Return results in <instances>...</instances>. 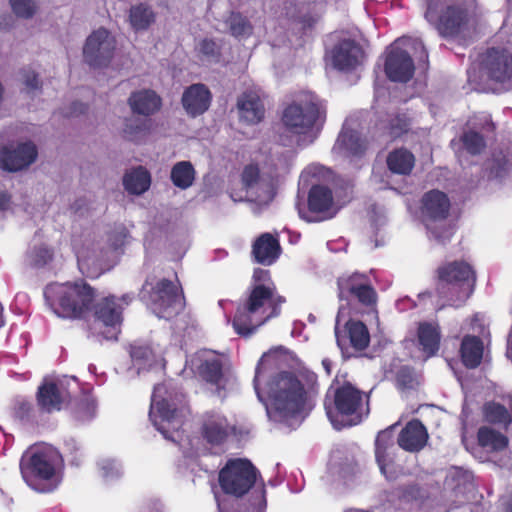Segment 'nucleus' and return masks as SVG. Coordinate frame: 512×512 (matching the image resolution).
<instances>
[{"mask_svg":"<svg viewBox=\"0 0 512 512\" xmlns=\"http://www.w3.org/2000/svg\"><path fill=\"white\" fill-rule=\"evenodd\" d=\"M285 301V297L277 294L273 283L253 284L247 298L237 306L233 328L241 336H250L268 320L279 316Z\"/></svg>","mask_w":512,"mask_h":512,"instance_id":"obj_1","label":"nucleus"},{"mask_svg":"<svg viewBox=\"0 0 512 512\" xmlns=\"http://www.w3.org/2000/svg\"><path fill=\"white\" fill-rule=\"evenodd\" d=\"M364 404H368L365 393L347 380L336 375L324 398L326 415L334 428L340 430L362 422Z\"/></svg>","mask_w":512,"mask_h":512,"instance_id":"obj_2","label":"nucleus"},{"mask_svg":"<svg viewBox=\"0 0 512 512\" xmlns=\"http://www.w3.org/2000/svg\"><path fill=\"white\" fill-rule=\"evenodd\" d=\"M476 282V270L465 260L446 261L435 270V292L443 306H463L474 293Z\"/></svg>","mask_w":512,"mask_h":512,"instance_id":"obj_3","label":"nucleus"},{"mask_svg":"<svg viewBox=\"0 0 512 512\" xmlns=\"http://www.w3.org/2000/svg\"><path fill=\"white\" fill-rule=\"evenodd\" d=\"M58 454L50 447L31 445L21 455L20 474L29 488L39 493H51L61 483Z\"/></svg>","mask_w":512,"mask_h":512,"instance_id":"obj_4","label":"nucleus"},{"mask_svg":"<svg viewBox=\"0 0 512 512\" xmlns=\"http://www.w3.org/2000/svg\"><path fill=\"white\" fill-rule=\"evenodd\" d=\"M173 278L149 275L140 292L141 299L146 300L153 313L166 320L179 315L186 305L184 291L175 271Z\"/></svg>","mask_w":512,"mask_h":512,"instance_id":"obj_5","label":"nucleus"},{"mask_svg":"<svg viewBox=\"0 0 512 512\" xmlns=\"http://www.w3.org/2000/svg\"><path fill=\"white\" fill-rule=\"evenodd\" d=\"M44 296L54 311L60 317L82 319L92 309L95 301V290L86 281L52 284L46 287Z\"/></svg>","mask_w":512,"mask_h":512,"instance_id":"obj_6","label":"nucleus"},{"mask_svg":"<svg viewBox=\"0 0 512 512\" xmlns=\"http://www.w3.org/2000/svg\"><path fill=\"white\" fill-rule=\"evenodd\" d=\"M326 105L310 91L298 93L282 110L281 122L294 135H307L315 128L319 131L326 121Z\"/></svg>","mask_w":512,"mask_h":512,"instance_id":"obj_7","label":"nucleus"},{"mask_svg":"<svg viewBox=\"0 0 512 512\" xmlns=\"http://www.w3.org/2000/svg\"><path fill=\"white\" fill-rule=\"evenodd\" d=\"M309 395L302 382L292 372H280L271 389V412L280 422L297 419L308 406Z\"/></svg>","mask_w":512,"mask_h":512,"instance_id":"obj_8","label":"nucleus"},{"mask_svg":"<svg viewBox=\"0 0 512 512\" xmlns=\"http://www.w3.org/2000/svg\"><path fill=\"white\" fill-rule=\"evenodd\" d=\"M260 477L259 470L245 458L229 459L218 474L222 492L240 498L247 494Z\"/></svg>","mask_w":512,"mask_h":512,"instance_id":"obj_9","label":"nucleus"},{"mask_svg":"<svg viewBox=\"0 0 512 512\" xmlns=\"http://www.w3.org/2000/svg\"><path fill=\"white\" fill-rule=\"evenodd\" d=\"M337 289L340 300L355 303L367 312H376L378 293L367 274H343L337 278Z\"/></svg>","mask_w":512,"mask_h":512,"instance_id":"obj_10","label":"nucleus"},{"mask_svg":"<svg viewBox=\"0 0 512 512\" xmlns=\"http://www.w3.org/2000/svg\"><path fill=\"white\" fill-rule=\"evenodd\" d=\"M425 18L446 39L458 37L469 22L468 10L461 4L447 5L439 14L429 6Z\"/></svg>","mask_w":512,"mask_h":512,"instance_id":"obj_11","label":"nucleus"},{"mask_svg":"<svg viewBox=\"0 0 512 512\" xmlns=\"http://www.w3.org/2000/svg\"><path fill=\"white\" fill-rule=\"evenodd\" d=\"M307 206L304 209L298 205V213L308 223L331 219L336 213L333 192L326 185H312L308 192Z\"/></svg>","mask_w":512,"mask_h":512,"instance_id":"obj_12","label":"nucleus"},{"mask_svg":"<svg viewBox=\"0 0 512 512\" xmlns=\"http://www.w3.org/2000/svg\"><path fill=\"white\" fill-rule=\"evenodd\" d=\"M481 71L492 83L502 86L511 83L512 53L506 48H488L482 55Z\"/></svg>","mask_w":512,"mask_h":512,"instance_id":"obj_13","label":"nucleus"},{"mask_svg":"<svg viewBox=\"0 0 512 512\" xmlns=\"http://www.w3.org/2000/svg\"><path fill=\"white\" fill-rule=\"evenodd\" d=\"M115 50V39L105 28L92 32L83 47L85 62L93 68H102L109 65Z\"/></svg>","mask_w":512,"mask_h":512,"instance_id":"obj_14","label":"nucleus"},{"mask_svg":"<svg viewBox=\"0 0 512 512\" xmlns=\"http://www.w3.org/2000/svg\"><path fill=\"white\" fill-rule=\"evenodd\" d=\"M384 72L392 82L407 83L412 79L415 65L411 55L396 40L386 51Z\"/></svg>","mask_w":512,"mask_h":512,"instance_id":"obj_15","label":"nucleus"},{"mask_svg":"<svg viewBox=\"0 0 512 512\" xmlns=\"http://www.w3.org/2000/svg\"><path fill=\"white\" fill-rule=\"evenodd\" d=\"M199 432L207 444L219 447L235 435L236 427L229 422L225 415L209 411L202 416Z\"/></svg>","mask_w":512,"mask_h":512,"instance_id":"obj_16","label":"nucleus"},{"mask_svg":"<svg viewBox=\"0 0 512 512\" xmlns=\"http://www.w3.org/2000/svg\"><path fill=\"white\" fill-rule=\"evenodd\" d=\"M38 156L36 145L31 141L11 143L0 149V167L17 172L29 167Z\"/></svg>","mask_w":512,"mask_h":512,"instance_id":"obj_17","label":"nucleus"},{"mask_svg":"<svg viewBox=\"0 0 512 512\" xmlns=\"http://www.w3.org/2000/svg\"><path fill=\"white\" fill-rule=\"evenodd\" d=\"M394 448L393 427L380 431L375 439V459L381 473L387 480H395L399 474V467L393 459Z\"/></svg>","mask_w":512,"mask_h":512,"instance_id":"obj_18","label":"nucleus"},{"mask_svg":"<svg viewBox=\"0 0 512 512\" xmlns=\"http://www.w3.org/2000/svg\"><path fill=\"white\" fill-rule=\"evenodd\" d=\"M420 211L426 226L448 218L451 202L446 193L438 189L425 192L420 200Z\"/></svg>","mask_w":512,"mask_h":512,"instance_id":"obj_19","label":"nucleus"},{"mask_svg":"<svg viewBox=\"0 0 512 512\" xmlns=\"http://www.w3.org/2000/svg\"><path fill=\"white\" fill-rule=\"evenodd\" d=\"M336 342L344 357H349V348L355 351L365 350L370 343V334L367 326L356 320H349L345 324V331L341 333L336 327Z\"/></svg>","mask_w":512,"mask_h":512,"instance_id":"obj_20","label":"nucleus"},{"mask_svg":"<svg viewBox=\"0 0 512 512\" xmlns=\"http://www.w3.org/2000/svg\"><path fill=\"white\" fill-rule=\"evenodd\" d=\"M94 308V317L108 328L107 334L104 335L105 339H116L119 333V327L122 323L123 308L117 304L115 296H107L92 305Z\"/></svg>","mask_w":512,"mask_h":512,"instance_id":"obj_21","label":"nucleus"},{"mask_svg":"<svg viewBox=\"0 0 512 512\" xmlns=\"http://www.w3.org/2000/svg\"><path fill=\"white\" fill-rule=\"evenodd\" d=\"M236 107L241 121L257 125L265 118L264 94L260 90L248 89L237 98Z\"/></svg>","mask_w":512,"mask_h":512,"instance_id":"obj_22","label":"nucleus"},{"mask_svg":"<svg viewBox=\"0 0 512 512\" xmlns=\"http://www.w3.org/2000/svg\"><path fill=\"white\" fill-rule=\"evenodd\" d=\"M364 58L362 47L352 39L339 41L331 51L333 66L340 71H352Z\"/></svg>","mask_w":512,"mask_h":512,"instance_id":"obj_23","label":"nucleus"},{"mask_svg":"<svg viewBox=\"0 0 512 512\" xmlns=\"http://www.w3.org/2000/svg\"><path fill=\"white\" fill-rule=\"evenodd\" d=\"M212 102V93L209 88L202 83H195L188 86L181 98V103L186 113L191 117H197L204 114Z\"/></svg>","mask_w":512,"mask_h":512,"instance_id":"obj_24","label":"nucleus"},{"mask_svg":"<svg viewBox=\"0 0 512 512\" xmlns=\"http://www.w3.org/2000/svg\"><path fill=\"white\" fill-rule=\"evenodd\" d=\"M428 439L429 434L423 423L419 419H412L400 431L397 443L403 450L416 453L426 446Z\"/></svg>","mask_w":512,"mask_h":512,"instance_id":"obj_25","label":"nucleus"},{"mask_svg":"<svg viewBox=\"0 0 512 512\" xmlns=\"http://www.w3.org/2000/svg\"><path fill=\"white\" fill-rule=\"evenodd\" d=\"M281 254V246L277 237L271 233H263L252 244L251 255L255 263L270 266Z\"/></svg>","mask_w":512,"mask_h":512,"instance_id":"obj_26","label":"nucleus"},{"mask_svg":"<svg viewBox=\"0 0 512 512\" xmlns=\"http://www.w3.org/2000/svg\"><path fill=\"white\" fill-rule=\"evenodd\" d=\"M37 405L45 413L60 411L66 401V394L55 382L42 383L36 393Z\"/></svg>","mask_w":512,"mask_h":512,"instance_id":"obj_27","label":"nucleus"},{"mask_svg":"<svg viewBox=\"0 0 512 512\" xmlns=\"http://www.w3.org/2000/svg\"><path fill=\"white\" fill-rule=\"evenodd\" d=\"M128 104L134 114L148 117L160 110L162 100L155 91L144 89L132 92Z\"/></svg>","mask_w":512,"mask_h":512,"instance_id":"obj_28","label":"nucleus"},{"mask_svg":"<svg viewBox=\"0 0 512 512\" xmlns=\"http://www.w3.org/2000/svg\"><path fill=\"white\" fill-rule=\"evenodd\" d=\"M415 163V155L405 147L393 149L386 157L387 169L395 175L409 176Z\"/></svg>","mask_w":512,"mask_h":512,"instance_id":"obj_29","label":"nucleus"},{"mask_svg":"<svg viewBox=\"0 0 512 512\" xmlns=\"http://www.w3.org/2000/svg\"><path fill=\"white\" fill-rule=\"evenodd\" d=\"M484 345L480 337L465 335L460 346V355L463 365L468 369L477 368L483 358Z\"/></svg>","mask_w":512,"mask_h":512,"instance_id":"obj_30","label":"nucleus"},{"mask_svg":"<svg viewBox=\"0 0 512 512\" xmlns=\"http://www.w3.org/2000/svg\"><path fill=\"white\" fill-rule=\"evenodd\" d=\"M419 344L427 357L436 355L440 348L441 333L437 324L429 322L419 323L417 329Z\"/></svg>","mask_w":512,"mask_h":512,"instance_id":"obj_31","label":"nucleus"},{"mask_svg":"<svg viewBox=\"0 0 512 512\" xmlns=\"http://www.w3.org/2000/svg\"><path fill=\"white\" fill-rule=\"evenodd\" d=\"M151 184V176L146 168L138 166L127 172L123 177V185L127 192L140 195L146 192Z\"/></svg>","mask_w":512,"mask_h":512,"instance_id":"obj_32","label":"nucleus"},{"mask_svg":"<svg viewBox=\"0 0 512 512\" xmlns=\"http://www.w3.org/2000/svg\"><path fill=\"white\" fill-rule=\"evenodd\" d=\"M478 444L491 451H502L508 447V437L501 432L487 426H482L477 432Z\"/></svg>","mask_w":512,"mask_h":512,"instance_id":"obj_33","label":"nucleus"},{"mask_svg":"<svg viewBox=\"0 0 512 512\" xmlns=\"http://www.w3.org/2000/svg\"><path fill=\"white\" fill-rule=\"evenodd\" d=\"M337 144L347 155L353 157H361L367 150L366 140L352 130L342 132L337 139Z\"/></svg>","mask_w":512,"mask_h":512,"instance_id":"obj_34","label":"nucleus"},{"mask_svg":"<svg viewBox=\"0 0 512 512\" xmlns=\"http://www.w3.org/2000/svg\"><path fill=\"white\" fill-rule=\"evenodd\" d=\"M229 33L237 38H248L253 34V25L250 20L240 12L232 11L225 20Z\"/></svg>","mask_w":512,"mask_h":512,"instance_id":"obj_35","label":"nucleus"},{"mask_svg":"<svg viewBox=\"0 0 512 512\" xmlns=\"http://www.w3.org/2000/svg\"><path fill=\"white\" fill-rule=\"evenodd\" d=\"M170 177L176 187L185 190L192 186L195 180V169L191 162L180 161L172 167Z\"/></svg>","mask_w":512,"mask_h":512,"instance_id":"obj_36","label":"nucleus"},{"mask_svg":"<svg viewBox=\"0 0 512 512\" xmlns=\"http://www.w3.org/2000/svg\"><path fill=\"white\" fill-rule=\"evenodd\" d=\"M197 371L202 380L212 385H219L223 378V364L218 358L202 361Z\"/></svg>","mask_w":512,"mask_h":512,"instance_id":"obj_37","label":"nucleus"},{"mask_svg":"<svg viewBox=\"0 0 512 512\" xmlns=\"http://www.w3.org/2000/svg\"><path fill=\"white\" fill-rule=\"evenodd\" d=\"M129 19L135 30H146L155 21V14L147 5L139 4L131 7Z\"/></svg>","mask_w":512,"mask_h":512,"instance_id":"obj_38","label":"nucleus"},{"mask_svg":"<svg viewBox=\"0 0 512 512\" xmlns=\"http://www.w3.org/2000/svg\"><path fill=\"white\" fill-rule=\"evenodd\" d=\"M483 414L485 419L492 424L509 425L512 422L507 408L504 405L494 401L484 404Z\"/></svg>","mask_w":512,"mask_h":512,"instance_id":"obj_39","label":"nucleus"},{"mask_svg":"<svg viewBox=\"0 0 512 512\" xmlns=\"http://www.w3.org/2000/svg\"><path fill=\"white\" fill-rule=\"evenodd\" d=\"M12 415L25 424H36V410L33 403L24 398L15 399L12 406Z\"/></svg>","mask_w":512,"mask_h":512,"instance_id":"obj_40","label":"nucleus"},{"mask_svg":"<svg viewBox=\"0 0 512 512\" xmlns=\"http://www.w3.org/2000/svg\"><path fill=\"white\" fill-rule=\"evenodd\" d=\"M149 120L139 118L126 119L123 128V135L130 141H138L149 130Z\"/></svg>","mask_w":512,"mask_h":512,"instance_id":"obj_41","label":"nucleus"},{"mask_svg":"<svg viewBox=\"0 0 512 512\" xmlns=\"http://www.w3.org/2000/svg\"><path fill=\"white\" fill-rule=\"evenodd\" d=\"M461 141L466 151L471 155L480 154L486 147L483 135L473 130L464 132Z\"/></svg>","mask_w":512,"mask_h":512,"instance_id":"obj_42","label":"nucleus"},{"mask_svg":"<svg viewBox=\"0 0 512 512\" xmlns=\"http://www.w3.org/2000/svg\"><path fill=\"white\" fill-rule=\"evenodd\" d=\"M96 401L90 395H84L75 405V417L80 421L90 420L96 413Z\"/></svg>","mask_w":512,"mask_h":512,"instance_id":"obj_43","label":"nucleus"},{"mask_svg":"<svg viewBox=\"0 0 512 512\" xmlns=\"http://www.w3.org/2000/svg\"><path fill=\"white\" fill-rule=\"evenodd\" d=\"M397 496L401 501L414 502L425 498V491L417 483H410L397 488Z\"/></svg>","mask_w":512,"mask_h":512,"instance_id":"obj_44","label":"nucleus"},{"mask_svg":"<svg viewBox=\"0 0 512 512\" xmlns=\"http://www.w3.org/2000/svg\"><path fill=\"white\" fill-rule=\"evenodd\" d=\"M395 381L397 388L402 391L414 389L418 384L414 370L409 366H402L397 370Z\"/></svg>","mask_w":512,"mask_h":512,"instance_id":"obj_45","label":"nucleus"},{"mask_svg":"<svg viewBox=\"0 0 512 512\" xmlns=\"http://www.w3.org/2000/svg\"><path fill=\"white\" fill-rule=\"evenodd\" d=\"M410 126V119L405 114L396 115L389 121V135L394 139L399 138L409 132Z\"/></svg>","mask_w":512,"mask_h":512,"instance_id":"obj_46","label":"nucleus"},{"mask_svg":"<svg viewBox=\"0 0 512 512\" xmlns=\"http://www.w3.org/2000/svg\"><path fill=\"white\" fill-rule=\"evenodd\" d=\"M10 5L15 15L24 19L32 18L37 10L34 0H10Z\"/></svg>","mask_w":512,"mask_h":512,"instance_id":"obj_47","label":"nucleus"},{"mask_svg":"<svg viewBox=\"0 0 512 512\" xmlns=\"http://www.w3.org/2000/svg\"><path fill=\"white\" fill-rule=\"evenodd\" d=\"M199 52L207 58L219 59L221 56V47L214 39L204 38L199 42Z\"/></svg>","mask_w":512,"mask_h":512,"instance_id":"obj_48","label":"nucleus"},{"mask_svg":"<svg viewBox=\"0 0 512 512\" xmlns=\"http://www.w3.org/2000/svg\"><path fill=\"white\" fill-rule=\"evenodd\" d=\"M155 409L161 422L170 424L176 417L177 409L165 399L158 401L155 405Z\"/></svg>","mask_w":512,"mask_h":512,"instance_id":"obj_49","label":"nucleus"},{"mask_svg":"<svg viewBox=\"0 0 512 512\" xmlns=\"http://www.w3.org/2000/svg\"><path fill=\"white\" fill-rule=\"evenodd\" d=\"M129 235L128 230L123 225L115 228L113 231H111L108 235V241L111 246V248L114 251H117L118 249L122 248L125 243L126 239Z\"/></svg>","mask_w":512,"mask_h":512,"instance_id":"obj_50","label":"nucleus"},{"mask_svg":"<svg viewBox=\"0 0 512 512\" xmlns=\"http://www.w3.org/2000/svg\"><path fill=\"white\" fill-rule=\"evenodd\" d=\"M260 178V170L257 165L249 164L242 172V182L246 187L254 186Z\"/></svg>","mask_w":512,"mask_h":512,"instance_id":"obj_51","label":"nucleus"},{"mask_svg":"<svg viewBox=\"0 0 512 512\" xmlns=\"http://www.w3.org/2000/svg\"><path fill=\"white\" fill-rule=\"evenodd\" d=\"M21 74L23 77V83L28 89L36 90L41 88V82L36 72L30 69H23Z\"/></svg>","mask_w":512,"mask_h":512,"instance_id":"obj_52","label":"nucleus"},{"mask_svg":"<svg viewBox=\"0 0 512 512\" xmlns=\"http://www.w3.org/2000/svg\"><path fill=\"white\" fill-rule=\"evenodd\" d=\"M253 284H264L270 281V271L262 268H255L252 275Z\"/></svg>","mask_w":512,"mask_h":512,"instance_id":"obj_53","label":"nucleus"},{"mask_svg":"<svg viewBox=\"0 0 512 512\" xmlns=\"http://www.w3.org/2000/svg\"><path fill=\"white\" fill-rule=\"evenodd\" d=\"M150 350L145 346H131L130 356L134 360H147Z\"/></svg>","mask_w":512,"mask_h":512,"instance_id":"obj_54","label":"nucleus"},{"mask_svg":"<svg viewBox=\"0 0 512 512\" xmlns=\"http://www.w3.org/2000/svg\"><path fill=\"white\" fill-rule=\"evenodd\" d=\"M88 110V106L81 102H73L71 105V114L79 115L84 114Z\"/></svg>","mask_w":512,"mask_h":512,"instance_id":"obj_55","label":"nucleus"},{"mask_svg":"<svg viewBox=\"0 0 512 512\" xmlns=\"http://www.w3.org/2000/svg\"><path fill=\"white\" fill-rule=\"evenodd\" d=\"M10 202V195L5 191H0V211L7 210L9 208Z\"/></svg>","mask_w":512,"mask_h":512,"instance_id":"obj_56","label":"nucleus"},{"mask_svg":"<svg viewBox=\"0 0 512 512\" xmlns=\"http://www.w3.org/2000/svg\"><path fill=\"white\" fill-rule=\"evenodd\" d=\"M154 425L156 426L157 430L159 432H161V434L166 438V439H170V435L168 434V431L160 424L158 423L156 420H154Z\"/></svg>","mask_w":512,"mask_h":512,"instance_id":"obj_57","label":"nucleus"},{"mask_svg":"<svg viewBox=\"0 0 512 512\" xmlns=\"http://www.w3.org/2000/svg\"><path fill=\"white\" fill-rule=\"evenodd\" d=\"M331 364H332L331 360H329L327 358L322 360V365L328 374L331 373Z\"/></svg>","mask_w":512,"mask_h":512,"instance_id":"obj_58","label":"nucleus"},{"mask_svg":"<svg viewBox=\"0 0 512 512\" xmlns=\"http://www.w3.org/2000/svg\"><path fill=\"white\" fill-rule=\"evenodd\" d=\"M302 23H303L304 27L307 26V27L311 28L314 24V19L311 17L303 18Z\"/></svg>","mask_w":512,"mask_h":512,"instance_id":"obj_59","label":"nucleus"},{"mask_svg":"<svg viewBox=\"0 0 512 512\" xmlns=\"http://www.w3.org/2000/svg\"><path fill=\"white\" fill-rule=\"evenodd\" d=\"M39 250H40V252H43V253H44V255L48 257V259H51V258H52V253H51L48 249H46V248H40Z\"/></svg>","mask_w":512,"mask_h":512,"instance_id":"obj_60","label":"nucleus"},{"mask_svg":"<svg viewBox=\"0 0 512 512\" xmlns=\"http://www.w3.org/2000/svg\"><path fill=\"white\" fill-rule=\"evenodd\" d=\"M419 45L421 46L422 48V56H421V59L422 58H425L426 60L428 59V53L427 51L425 50V47L423 46V44L420 42Z\"/></svg>","mask_w":512,"mask_h":512,"instance_id":"obj_61","label":"nucleus"},{"mask_svg":"<svg viewBox=\"0 0 512 512\" xmlns=\"http://www.w3.org/2000/svg\"><path fill=\"white\" fill-rule=\"evenodd\" d=\"M2 311H3V307H2V304L0 303V328L4 325Z\"/></svg>","mask_w":512,"mask_h":512,"instance_id":"obj_62","label":"nucleus"},{"mask_svg":"<svg viewBox=\"0 0 512 512\" xmlns=\"http://www.w3.org/2000/svg\"><path fill=\"white\" fill-rule=\"evenodd\" d=\"M131 300L132 298L129 295L122 296V301H124L126 304H128Z\"/></svg>","mask_w":512,"mask_h":512,"instance_id":"obj_63","label":"nucleus"},{"mask_svg":"<svg viewBox=\"0 0 512 512\" xmlns=\"http://www.w3.org/2000/svg\"><path fill=\"white\" fill-rule=\"evenodd\" d=\"M507 512H512V494L507 506Z\"/></svg>","mask_w":512,"mask_h":512,"instance_id":"obj_64","label":"nucleus"}]
</instances>
